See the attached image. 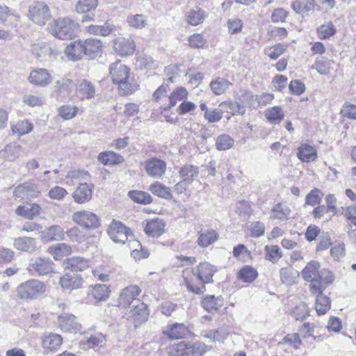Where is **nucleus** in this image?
Returning a JSON list of instances; mask_svg holds the SVG:
<instances>
[{
	"mask_svg": "<svg viewBox=\"0 0 356 356\" xmlns=\"http://www.w3.org/2000/svg\"><path fill=\"white\" fill-rule=\"evenodd\" d=\"M186 16L188 22H199L205 19L206 13L202 8L195 7L189 10Z\"/></svg>",
	"mask_w": 356,
	"mask_h": 356,
	"instance_id": "62",
	"label": "nucleus"
},
{
	"mask_svg": "<svg viewBox=\"0 0 356 356\" xmlns=\"http://www.w3.org/2000/svg\"><path fill=\"white\" fill-rule=\"evenodd\" d=\"M97 5V0H79L76 5V10L79 13H85L95 10Z\"/></svg>",
	"mask_w": 356,
	"mask_h": 356,
	"instance_id": "58",
	"label": "nucleus"
},
{
	"mask_svg": "<svg viewBox=\"0 0 356 356\" xmlns=\"http://www.w3.org/2000/svg\"><path fill=\"white\" fill-rule=\"evenodd\" d=\"M72 251L71 245L64 243L52 245L47 249V252L51 254L55 260H60L70 254Z\"/></svg>",
	"mask_w": 356,
	"mask_h": 356,
	"instance_id": "30",
	"label": "nucleus"
},
{
	"mask_svg": "<svg viewBox=\"0 0 356 356\" xmlns=\"http://www.w3.org/2000/svg\"><path fill=\"white\" fill-rule=\"evenodd\" d=\"M148 189L154 195L159 197L165 200L172 198L171 189L160 181H154L149 186Z\"/></svg>",
	"mask_w": 356,
	"mask_h": 356,
	"instance_id": "35",
	"label": "nucleus"
},
{
	"mask_svg": "<svg viewBox=\"0 0 356 356\" xmlns=\"http://www.w3.org/2000/svg\"><path fill=\"white\" fill-rule=\"evenodd\" d=\"M141 292L140 288L138 285H129L122 290L119 298V306L126 308L137 300L138 296Z\"/></svg>",
	"mask_w": 356,
	"mask_h": 356,
	"instance_id": "12",
	"label": "nucleus"
},
{
	"mask_svg": "<svg viewBox=\"0 0 356 356\" xmlns=\"http://www.w3.org/2000/svg\"><path fill=\"white\" fill-rule=\"evenodd\" d=\"M331 60L327 58L322 57L317 58L311 66V69L316 70L319 74L327 75L330 73Z\"/></svg>",
	"mask_w": 356,
	"mask_h": 356,
	"instance_id": "53",
	"label": "nucleus"
},
{
	"mask_svg": "<svg viewBox=\"0 0 356 356\" xmlns=\"http://www.w3.org/2000/svg\"><path fill=\"white\" fill-rule=\"evenodd\" d=\"M72 219L76 224L86 229H95L100 225L97 215L87 210L76 211L73 213Z\"/></svg>",
	"mask_w": 356,
	"mask_h": 356,
	"instance_id": "6",
	"label": "nucleus"
},
{
	"mask_svg": "<svg viewBox=\"0 0 356 356\" xmlns=\"http://www.w3.org/2000/svg\"><path fill=\"white\" fill-rule=\"evenodd\" d=\"M266 259L273 263H276L282 257L278 245H266L265 247Z\"/></svg>",
	"mask_w": 356,
	"mask_h": 356,
	"instance_id": "57",
	"label": "nucleus"
},
{
	"mask_svg": "<svg viewBox=\"0 0 356 356\" xmlns=\"http://www.w3.org/2000/svg\"><path fill=\"white\" fill-rule=\"evenodd\" d=\"M219 107L225 112L230 113L232 115L239 114L243 115L245 113V107L238 103H234L232 102H222L220 104Z\"/></svg>",
	"mask_w": 356,
	"mask_h": 356,
	"instance_id": "51",
	"label": "nucleus"
},
{
	"mask_svg": "<svg viewBox=\"0 0 356 356\" xmlns=\"http://www.w3.org/2000/svg\"><path fill=\"white\" fill-rule=\"evenodd\" d=\"M129 243L131 248H135L131 252V255L135 259L147 258L149 256L147 251L142 248L140 241L136 240H133L131 241L130 240Z\"/></svg>",
	"mask_w": 356,
	"mask_h": 356,
	"instance_id": "63",
	"label": "nucleus"
},
{
	"mask_svg": "<svg viewBox=\"0 0 356 356\" xmlns=\"http://www.w3.org/2000/svg\"><path fill=\"white\" fill-rule=\"evenodd\" d=\"M109 70L113 82L119 85L122 95H131L138 90V86L135 82L131 81L129 69L120 60L112 63Z\"/></svg>",
	"mask_w": 356,
	"mask_h": 356,
	"instance_id": "1",
	"label": "nucleus"
},
{
	"mask_svg": "<svg viewBox=\"0 0 356 356\" xmlns=\"http://www.w3.org/2000/svg\"><path fill=\"white\" fill-rule=\"evenodd\" d=\"M63 343V338L60 334L49 333L42 338V346L47 352L57 350Z\"/></svg>",
	"mask_w": 356,
	"mask_h": 356,
	"instance_id": "29",
	"label": "nucleus"
},
{
	"mask_svg": "<svg viewBox=\"0 0 356 356\" xmlns=\"http://www.w3.org/2000/svg\"><path fill=\"white\" fill-rule=\"evenodd\" d=\"M216 270L215 266L208 262H202L197 266L195 273L205 284L213 282V276Z\"/></svg>",
	"mask_w": 356,
	"mask_h": 356,
	"instance_id": "22",
	"label": "nucleus"
},
{
	"mask_svg": "<svg viewBox=\"0 0 356 356\" xmlns=\"http://www.w3.org/2000/svg\"><path fill=\"white\" fill-rule=\"evenodd\" d=\"M189 332V329L185 324L178 323L167 325L163 330V334L172 339L184 338Z\"/></svg>",
	"mask_w": 356,
	"mask_h": 356,
	"instance_id": "16",
	"label": "nucleus"
},
{
	"mask_svg": "<svg viewBox=\"0 0 356 356\" xmlns=\"http://www.w3.org/2000/svg\"><path fill=\"white\" fill-rule=\"evenodd\" d=\"M331 308L330 298L324 295H317L315 302V309L318 316L325 314Z\"/></svg>",
	"mask_w": 356,
	"mask_h": 356,
	"instance_id": "45",
	"label": "nucleus"
},
{
	"mask_svg": "<svg viewBox=\"0 0 356 356\" xmlns=\"http://www.w3.org/2000/svg\"><path fill=\"white\" fill-rule=\"evenodd\" d=\"M257 277V272L250 266H245L238 272V277L245 282H252Z\"/></svg>",
	"mask_w": 356,
	"mask_h": 356,
	"instance_id": "60",
	"label": "nucleus"
},
{
	"mask_svg": "<svg viewBox=\"0 0 356 356\" xmlns=\"http://www.w3.org/2000/svg\"><path fill=\"white\" fill-rule=\"evenodd\" d=\"M207 350V346L201 342L191 343L180 341L170 345L167 351L170 356H201Z\"/></svg>",
	"mask_w": 356,
	"mask_h": 356,
	"instance_id": "2",
	"label": "nucleus"
},
{
	"mask_svg": "<svg viewBox=\"0 0 356 356\" xmlns=\"http://www.w3.org/2000/svg\"><path fill=\"white\" fill-rule=\"evenodd\" d=\"M41 239L44 242L63 241L65 239L64 229L59 225H51L41 232Z\"/></svg>",
	"mask_w": 356,
	"mask_h": 356,
	"instance_id": "23",
	"label": "nucleus"
},
{
	"mask_svg": "<svg viewBox=\"0 0 356 356\" xmlns=\"http://www.w3.org/2000/svg\"><path fill=\"white\" fill-rule=\"evenodd\" d=\"M84 57L87 59H95L101 56L102 53V44L99 40L88 38L82 40Z\"/></svg>",
	"mask_w": 356,
	"mask_h": 356,
	"instance_id": "11",
	"label": "nucleus"
},
{
	"mask_svg": "<svg viewBox=\"0 0 356 356\" xmlns=\"http://www.w3.org/2000/svg\"><path fill=\"white\" fill-rule=\"evenodd\" d=\"M135 43L131 39L118 38L114 41L113 48L122 56L132 54L135 51Z\"/></svg>",
	"mask_w": 356,
	"mask_h": 356,
	"instance_id": "18",
	"label": "nucleus"
},
{
	"mask_svg": "<svg viewBox=\"0 0 356 356\" xmlns=\"http://www.w3.org/2000/svg\"><path fill=\"white\" fill-rule=\"evenodd\" d=\"M63 266L72 271H83L89 267V261L82 257H71L64 260Z\"/></svg>",
	"mask_w": 356,
	"mask_h": 356,
	"instance_id": "24",
	"label": "nucleus"
},
{
	"mask_svg": "<svg viewBox=\"0 0 356 356\" xmlns=\"http://www.w3.org/2000/svg\"><path fill=\"white\" fill-rule=\"evenodd\" d=\"M76 92L81 99H91L95 94V89L90 82L83 80L78 85Z\"/></svg>",
	"mask_w": 356,
	"mask_h": 356,
	"instance_id": "42",
	"label": "nucleus"
},
{
	"mask_svg": "<svg viewBox=\"0 0 356 356\" xmlns=\"http://www.w3.org/2000/svg\"><path fill=\"white\" fill-rule=\"evenodd\" d=\"M188 91L184 87H178L169 96V104L163 108L164 111L168 110L174 107L178 102H184L187 99Z\"/></svg>",
	"mask_w": 356,
	"mask_h": 356,
	"instance_id": "39",
	"label": "nucleus"
},
{
	"mask_svg": "<svg viewBox=\"0 0 356 356\" xmlns=\"http://www.w3.org/2000/svg\"><path fill=\"white\" fill-rule=\"evenodd\" d=\"M320 265L316 261H311L302 271V277L307 282L317 281L319 277Z\"/></svg>",
	"mask_w": 356,
	"mask_h": 356,
	"instance_id": "36",
	"label": "nucleus"
},
{
	"mask_svg": "<svg viewBox=\"0 0 356 356\" xmlns=\"http://www.w3.org/2000/svg\"><path fill=\"white\" fill-rule=\"evenodd\" d=\"M298 273L293 272L289 268H282L280 270V279L286 284H291L296 282Z\"/></svg>",
	"mask_w": 356,
	"mask_h": 356,
	"instance_id": "64",
	"label": "nucleus"
},
{
	"mask_svg": "<svg viewBox=\"0 0 356 356\" xmlns=\"http://www.w3.org/2000/svg\"><path fill=\"white\" fill-rule=\"evenodd\" d=\"M51 80V77L47 70L42 68L33 70L29 76V81L31 83L42 87L50 83Z\"/></svg>",
	"mask_w": 356,
	"mask_h": 356,
	"instance_id": "20",
	"label": "nucleus"
},
{
	"mask_svg": "<svg viewBox=\"0 0 356 356\" xmlns=\"http://www.w3.org/2000/svg\"><path fill=\"white\" fill-rule=\"evenodd\" d=\"M39 193L36 186L28 183L17 186L13 192L14 197L24 201L37 197Z\"/></svg>",
	"mask_w": 356,
	"mask_h": 356,
	"instance_id": "14",
	"label": "nucleus"
},
{
	"mask_svg": "<svg viewBox=\"0 0 356 356\" xmlns=\"http://www.w3.org/2000/svg\"><path fill=\"white\" fill-rule=\"evenodd\" d=\"M323 193L318 188L312 189L305 198V204L312 207L319 204L322 200Z\"/></svg>",
	"mask_w": 356,
	"mask_h": 356,
	"instance_id": "61",
	"label": "nucleus"
},
{
	"mask_svg": "<svg viewBox=\"0 0 356 356\" xmlns=\"http://www.w3.org/2000/svg\"><path fill=\"white\" fill-rule=\"evenodd\" d=\"M129 317L131 318L136 327L146 322L149 318L147 306L143 302H138L131 309Z\"/></svg>",
	"mask_w": 356,
	"mask_h": 356,
	"instance_id": "13",
	"label": "nucleus"
},
{
	"mask_svg": "<svg viewBox=\"0 0 356 356\" xmlns=\"http://www.w3.org/2000/svg\"><path fill=\"white\" fill-rule=\"evenodd\" d=\"M86 30L90 34L107 36L113 31V26L107 24L104 25L91 24L86 27Z\"/></svg>",
	"mask_w": 356,
	"mask_h": 356,
	"instance_id": "49",
	"label": "nucleus"
},
{
	"mask_svg": "<svg viewBox=\"0 0 356 356\" xmlns=\"http://www.w3.org/2000/svg\"><path fill=\"white\" fill-rule=\"evenodd\" d=\"M165 222L159 218L147 222L144 231L147 235L152 237H159L165 232Z\"/></svg>",
	"mask_w": 356,
	"mask_h": 356,
	"instance_id": "26",
	"label": "nucleus"
},
{
	"mask_svg": "<svg viewBox=\"0 0 356 356\" xmlns=\"http://www.w3.org/2000/svg\"><path fill=\"white\" fill-rule=\"evenodd\" d=\"M31 51L37 58L48 56L49 59H53L58 54L56 49L51 48L49 45L45 42L34 44L32 46Z\"/></svg>",
	"mask_w": 356,
	"mask_h": 356,
	"instance_id": "25",
	"label": "nucleus"
},
{
	"mask_svg": "<svg viewBox=\"0 0 356 356\" xmlns=\"http://www.w3.org/2000/svg\"><path fill=\"white\" fill-rule=\"evenodd\" d=\"M33 128V124L28 120L18 121L11 124V129L14 134L23 136L30 133Z\"/></svg>",
	"mask_w": 356,
	"mask_h": 356,
	"instance_id": "47",
	"label": "nucleus"
},
{
	"mask_svg": "<svg viewBox=\"0 0 356 356\" xmlns=\"http://www.w3.org/2000/svg\"><path fill=\"white\" fill-rule=\"evenodd\" d=\"M58 323L61 330L67 332H76L79 329V324L77 323L74 315L65 314L59 316Z\"/></svg>",
	"mask_w": 356,
	"mask_h": 356,
	"instance_id": "32",
	"label": "nucleus"
},
{
	"mask_svg": "<svg viewBox=\"0 0 356 356\" xmlns=\"http://www.w3.org/2000/svg\"><path fill=\"white\" fill-rule=\"evenodd\" d=\"M199 175V169L197 166L186 164L182 166L179 170V175L183 180L191 184L193 179L197 177Z\"/></svg>",
	"mask_w": 356,
	"mask_h": 356,
	"instance_id": "44",
	"label": "nucleus"
},
{
	"mask_svg": "<svg viewBox=\"0 0 356 356\" xmlns=\"http://www.w3.org/2000/svg\"><path fill=\"white\" fill-rule=\"evenodd\" d=\"M27 16L33 22H42L50 20L51 15L45 3L35 1L29 6Z\"/></svg>",
	"mask_w": 356,
	"mask_h": 356,
	"instance_id": "8",
	"label": "nucleus"
},
{
	"mask_svg": "<svg viewBox=\"0 0 356 356\" xmlns=\"http://www.w3.org/2000/svg\"><path fill=\"white\" fill-rule=\"evenodd\" d=\"M55 264L49 257H38L30 260L28 270L38 275H45L54 271Z\"/></svg>",
	"mask_w": 356,
	"mask_h": 356,
	"instance_id": "7",
	"label": "nucleus"
},
{
	"mask_svg": "<svg viewBox=\"0 0 356 356\" xmlns=\"http://www.w3.org/2000/svg\"><path fill=\"white\" fill-rule=\"evenodd\" d=\"M72 197L76 203L88 202L92 197V188L86 183L81 184L74 191Z\"/></svg>",
	"mask_w": 356,
	"mask_h": 356,
	"instance_id": "27",
	"label": "nucleus"
},
{
	"mask_svg": "<svg viewBox=\"0 0 356 356\" xmlns=\"http://www.w3.org/2000/svg\"><path fill=\"white\" fill-rule=\"evenodd\" d=\"M234 140L229 135L222 134L217 137L216 147L218 150H227L234 146Z\"/></svg>",
	"mask_w": 356,
	"mask_h": 356,
	"instance_id": "54",
	"label": "nucleus"
},
{
	"mask_svg": "<svg viewBox=\"0 0 356 356\" xmlns=\"http://www.w3.org/2000/svg\"><path fill=\"white\" fill-rule=\"evenodd\" d=\"M314 0H296L291 3V7L298 14H300L302 16L308 15L310 12L314 10Z\"/></svg>",
	"mask_w": 356,
	"mask_h": 356,
	"instance_id": "38",
	"label": "nucleus"
},
{
	"mask_svg": "<svg viewBox=\"0 0 356 356\" xmlns=\"http://www.w3.org/2000/svg\"><path fill=\"white\" fill-rule=\"evenodd\" d=\"M49 32L60 40H72L79 32L77 24H49L47 27Z\"/></svg>",
	"mask_w": 356,
	"mask_h": 356,
	"instance_id": "5",
	"label": "nucleus"
},
{
	"mask_svg": "<svg viewBox=\"0 0 356 356\" xmlns=\"http://www.w3.org/2000/svg\"><path fill=\"white\" fill-rule=\"evenodd\" d=\"M129 197L135 202L142 204H149L153 201L152 197L147 192L141 191H131Z\"/></svg>",
	"mask_w": 356,
	"mask_h": 356,
	"instance_id": "50",
	"label": "nucleus"
},
{
	"mask_svg": "<svg viewBox=\"0 0 356 356\" xmlns=\"http://www.w3.org/2000/svg\"><path fill=\"white\" fill-rule=\"evenodd\" d=\"M109 292L106 285L97 284L90 291V294L97 301H104L108 298Z\"/></svg>",
	"mask_w": 356,
	"mask_h": 356,
	"instance_id": "52",
	"label": "nucleus"
},
{
	"mask_svg": "<svg viewBox=\"0 0 356 356\" xmlns=\"http://www.w3.org/2000/svg\"><path fill=\"white\" fill-rule=\"evenodd\" d=\"M98 161L104 165H115L122 163L124 159L122 156L112 151L102 152L98 155Z\"/></svg>",
	"mask_w": 356,
	"mask_h": 356,
	"instance_id": "41",
	"label": "nucleus"
},
{
	"mask_svg": "<svg viewBox=\"0 0 356 356\" xmlns=\"http://www.w3.org/2000/svg\"><path fill=\"white\" fill-rule=\"evenodd\" d=\"M302 344L299 334L293 333L286 334L280 341L277 346L281 349H284L285 346L291 347L294 349H298Z\"/></svg>",
	"mask_w": 356,
	"mask_h": 356,
	"instance_id": "40",
	"label": "nucleus"
},
{
	"mask_svg": "<svg viewBox=\"0 0 356 356\" xmlns=\"http://www.w3.org/2000/svg\"><path fill=\"white\" fill-rule=\"evenodd\" d=\"M14 246L18 250L27 252H33L38 249L36 239L31 237H19L15 238Z\"/></svg>",
	"mask_w": 356,
	"mask_h": 356,
	"instance_id": "28",
	"label": "nucleus"
},
{
	"mask_svg": "<svg viewBox=\"0 0 356 356\" xmlns=\"http://www.w3.org/2000/svg\"><path fill=\"white\" fill-rule=\"evenodd\" d=\"M40 210L41 207L39 204H29L26 206H19L15 210V213L31 220L40 214Z\"/></svg>",
	"mask_w": 356,
	"mask_h": 356,
	"instance_id": "33",
	"label": "nucleus"
},
{
	"mask_svg": "<svg viewBox=\"0 0 356 356\" xmlns=\"http://www.w3.org/2000/svg\"><path fill=\"white\" fill-rule=\"evenodd\" d=\"M74 86L75 83L74 81L67 76L63 77L55 83L56 90L63 95L69 94L73 90Z\"/></svg>",
	"mask_w": 356,
	"mask_h": 356,
	"instance_id": "46",
	"label": "nucleus"
},
{
	"mask_svg": "<svg viewBox=\"0 0 356 356\" xmlns=\"http://www.w3.org/2000/svg\"><path fill=\"white\" fill-rule=\"evenodd\" d=\"M78 108L70 104L61 106L58 108V115L65 120L72 119L76 115Z\"/></svg>",
	"mask_w": 356,
	"mask_h": 356,
	"instance_id": "56",
	"label": "nucleus"
},
{
	"mask_svg": "<svg viewBox=\"0 0 356 356\" xmlns=\"http://www.w3.org/2000/svg\"><path fill=\"white\" fill-rule=\"evenodd\" d=\"M183 278L188 291L197 294L203 293L206 291L204 283L200 280L195 271L186 269L183 272Z\"/></svg>",
	"mask_w": 356,
	"mask_h": 356,
	"instance_id": "9",
	"label": "nucleus"
},
{
	"mask_svg": "<svg viewBox=\"0 0 356 356\" xmlns=\"http://www.w3.org/2000/svg\"><path fill=\"white\" fill-rule=\"evenodd\" d=\"M219 238L218 233L213 229H201L197 232V244L201 248H207Z\"/></svg>",
	"mask_w": 356,
	"mask_h": 356,
	"instance_id": "17",
	"label": "nucleus"
},
{
	"mask_svg": "<svg viewBox=\"0 0 356 356\" xmlns=\"http://www.w3.org/2000/svg\"><path fill=\"white\" fill-rule=\"evenodd\" d=\"M145 169L149 177L160 179L165 173L166 163L157 158H151L145 161Z\"/></svg>",
	"mask_w": 356,
	"mask_h": 356,
	"instance_id": "10",
	"label": "nucleus"
},
{
	"mask_svg": "<svg viewBox=\"0 0 356 356\" xmlns=\"http://www.w3.org/2000/svg\"><path fill=\"white\" fill-rule=\"evenodd\" d=\"M88 348L102 347L106 343V337L101 332H97L86 338Z\"/></svg>",
	"mask_w": 356,
	"mask_h": 356,
	"instance_id": "55",
	"label": "nucleus"
},
{
	"mask_svg": "<svg viewBox=\"0 0 356 356\" xmlns=\"http://www.w3.org/2000/svg\"><path fill=\"white\" fill-rule=\"evenodd\" d=\"M202 306L207 312L212 313L217 311L223 305V300L220 296H207L202 300Z\"/></svg>",
	"mask_w": 356,
	"mask_h": 356,
	"instance_id": "37",
	"label": "nucleus"
},
{
	"mask_svg": "<svg viewBox=\"0 0 356 356\" xmlns=\"http://www.w3.org/2000/svg\"><path fill=\"white\" fill-rule=\"evenodd\" d=\"M46 286L42 282L30 280L22 283L17 289V296L20 299L32 300L41 296L45 291Z\"/></svg>",
	"mask_w": 356,
	"mask_h": 356,
	"instance_id": "3",
	"label": "nucleus"
},
{
	"mask_svg": "<svg viewBox=\"0 0 356 356\" xmlns=\"http://www.w3.org/2000/svg\"><path fill=\"white\" fill-rule=\"evenodd\" d=\"M268 121L273 124H278L284 118V113L280 106L268 108L265 112Z\"/></svg>",
	"mask_w": 356,
	"mask_h": 356,
	"instance_id": "43",
	"label": "nucleus"
},
{
	"mask_svg": "<svg viewBox=\"0 0 356 356\" xmlns=\"http://www.w3.org/2000/svg\"><path fill=\"white\" fill-rule=\"evenodd\" d=\"M83 283L81 277L76 273H65L60 277L59 284L65 290H73L81 287Z\"/></svg>",
	"mask_w": 356,
	"mask_h": 356,
	"instance_id": "19",
	"label": "nucleus"
},
{
	"mask_svg": "<svg viewBox=\"0 0 356 356\" xmlns=\"http://www.w3.org/2000/svg\"><path fill=\"white\" fill-rule=\"evenodd\" d=\"M291 213L289 207L282 203L274 205L270 211V218L280 221L286 220Z\"/></svg>",
	"mask_w": 356,
	"mask_h": 356,
	"instance_id": "34",
	"label": "nucleus"
},
{
	"mask_svg": "<svg viewBox=\"0 0 356 356\" xmlns=\"http://www.w3.org/2000/svg\"><path fill=\"white\" fill-rule=\"evenodd\" d=\"M65 54L70 60L78 61L84 58L82 40L71 42L65 49Z\"/></svg>",
	"mask_w": 356,
	"mask_h": 356,
	"instance_id": "21",
	"label": "nucleus"
},
{
	"mask_svg": "<svg viewBox=\"0 0 356 356\" xmlns=\"http://www.w3.org/2000/svg\"><path fill=\"white\" fill-rule=\"evenodd\" d=\"M107 234L115 243H125L132 237L130 229L120 221L113 219L107 228Z\"/></svg>",
	"mask_w": 356,
	"mask_h": 356,
	"instance_id": "4",
	"label": "nucleus"
},
{
	"mask_svg": "<svg viewBox=\"0 0 356 356\" xmlns=\"http://www.w3.org/2000/svg\"><path fill=\"white\" fill-rule=\"evenodd\" d=\"M232 85V82L223 77H217L209 83L211 91L218 96L225 94Z\"/></svg>",
	"mask_w": 356,
	"mask_h": 356,
	"instance_id": "31",
	"label": "nucleus"
},
{
	"mask_svg": "<svg viewBox=\"0 0 356 356\" xmlns=\"http://www.w3.org/2000/svg\"><path fill=\"white\" fill-rule=\"evenodd\" d=\"M287 47L282 44H277L272 47H268L264 49V53L271 59H277L280 56L283 54Z\"/></svg>",
	"mask_w": 356,
	"mask_h": 356,
	"instance_id": "59",
	"label": "nucleus"
},
{
	"mask_svg": "<svg viewBox=\"0 0 356 356\" xmlns=\"http://www.w3.org/2000/svg\"><path fill=\"white\" fill-rule=\"evenodd\" d=\"M20 18L19 15L6 5L0 4V22H17Z\"/></svg>",
	"mask_w": 356,
	"mask_h": 356,
	"instance_id": "48",
	"label": "nucleus"
},
{
	"mask_svg": "<svg viewBox=\"0 0 356 356\" xmlns=\"http://www.w3.org/2000/svg\"><path fill=\"white\" fill-rule=\"evenodd\" d=\"M297 157L302 162L314 161L318 157L316 149L312 145L302 143L297 149Z\"/></svg>",
	"mask_w": 356,
	"mask_h": 356,
	"instance_id": "15",
	"label": "nucleus"
}]
</instances>
